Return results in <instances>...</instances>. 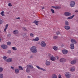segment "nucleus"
<instances>
[{
	"label": "nucleus",
	"mask_w": 78,
	"mask_h": 78,
	"mask_svg": "<svg viewBox=\"0 0 78 78\" xmlns=\"http://www.w3.org/2000/svg\"><path fill=\"white\" fill-rule=\"evenodd\" d=\"M55 33L57 35H58V34H60V32L59 31H57L55 32Z\"/></svg>",
	"instance_id": "38"
},
{
	"label": "nucleus",
	"mask_w": 78,
	"mask_h": 78,
	"mask_svg": "<svg viewBox=\"0 0 78 78\" xmlns=\"http://www.w3.org/2000/svg\"><path fill=\"white\" fill-rule=\"evenodd\" d=\"M71 46V49H72V50L74 49V44H70Z\"/></svg>",
	"instance_id": "16"
},
{
	"label": "nucleus",
	"mask_w": 78,
	"mask_h": 78,
	"mask_svg": "<svg viewBox=\"0 0 78 78\" xmlns=\"http://www.w3.org/2000/svg\"><path fill=\"white\" fill-rule=\"evenodd\" d=\"M23 37H24V36H26V34H24L23 35Z\"/></svg>",
	"instance_id": "50"
},
{
	"label": "nucleus",
	"mask_w": 78,
	"mask_h": 78,
	"mask_svg": "<svg viewBox=\"0 0 78 78\" xmlns=\"http://www.w3.org/2000/svg\"><path fill=\"white\" fill-rule=\"evenodd\" d=\"M58 78H61V75L59 74L58 75Z\"/></svg>",
	"instance_id": "47"
},
{
	"label": "nucleus",
	"mask_w": 78,
	"mask_h": 78,
	"mask_svg": "<svg viewBox=\"0 0 78 78\" xmlns=\"http://www.w3.org/2000/svg\"><path fill=\"white\" fill-rule=\"evenodd\" d=\"M57 59H59V57L57 56Z\"/></svg>",
	"instance_id": "52"
},
{
	"label": "nucleus",
	"mask_w": 78,
	"mask_h": 78,
	"mask_svg": "<svg viewBox=\"0 0 78 78\" xmlns=\"http://www.w3.org/2000/svg\"><path fill=\"white\" fill-rule=\"evenodd\" d=\"M19 70H23V69L22 67V66H19Z\"/></svg>",
	"instance_id": "27"
},
{
	"label": "nucleus",
	"mask_w": 78,
	"mask_h": 78,
	"mask_svg": "<svg viewBox=\"0 0 78 78\" xmlns=\"http://www.w3.org/2000/svg\"><path fill=\"white\" fill-rule=\"evenodd\" d=\"M23 30H24V31H27V29H26V28L25 27L23 28Z\"/></svg>",
	"instance_id": "45"
},
{
	"label": "nucleus",
	"mask_w": 78,
	"mask_h": 78,
	"mask_svg": "<svg viewBox=\"0 0 78 78\" xmlns=\"http://www.w3.org/2000/svg\"><path fill=\"white\" fill-rule=\"evenodd\" d=\"M26 41H28V40H29V38H28V37H25V39H24Z\"/></svg>",
	"instance_id": "40"
},
{
	"label": "nucleus",
	"mask_w": 78,
	"mask_h": 78,
	"mask_svg": "<svg viewBox=\"0 0 78 78\" xmlns=\"http://www.w3.org/2000/svg\"><path fill=\"white\" fill-rule=\"evenodd\" d=\"M52 78H57V76L56 75L53 74L51 76Z\"/></svg>",
	"instance_id": "15"
},
{
	"label": "nucleus",
	"mask_w": 78,
	"mask_h": 78,
	"mask_svg": "<svg viewBox=\"0 0 78 78\" xmlns=\"http://www.w3.org/2000/svg\"><path fill=\"white\" fill-rule=\"evenodd\" d=\"M16 19H20V17H18V18H16Z\"/></svg>",
	"instance_id": "48"
},
{
	"label": "nucleus",
	"mask_w": 78,
	"mask_h": 78,
	"mask_svg": "<svg viewBox=\"0 0 78 78\" xmlns=\"http://www.w3.org/2000/svg\"><path fill=\"white\" fill-rule=\"evenodd\" d=\"M58 36H54L53 37V39H58Z\"/></svg>",
	"instance_id": "32"
},
{
	"label": "nucleus",
	"mask_w": 78,
	"mask_h": 78,
	"mask_svg": "<svg viewBox=\"0 0 78 78\" xmlns=\"http://www.w3.org/2000/svg\"><path fill=\"white\" fill-rule=\"evenodd\" d=\"M45 9V8H44V7H43L42 8V9Z\"/></svg>",
	"instance_id": "53"
},
{
	"label": "nucleus",
	"mask_w": 78,
	"mask_h": 78,
	"mask_svg": "<svg viewBox=\"0 0 78 78\" xmlns=\"http://www.w3.org/2000/svg\"><path fill=\"white\" fill-rule=\"evenodd\" d=\"M64 14L66 16H70L71 14L70 12H65Z\"/></svg>",
	"instance_id": "7"
},
{
	"label": "nucleus",
	"mask_w": 78,
	"mask_h": 78,
	"mask_svg": "<svg viewBox=\"0 0 78 78\" xmlns=\"http://www.w3.org/2000/svg\"><path fill=\"white\" fill-rule=\"evenodd\" d=\"M70 75V73H67L65 74L66 77L67 78H70V77L71 76Z\"/></svg>",
	"instance_id": "3"
},
{
	"label": "nucleus",
	"mask_w": 78,
	"mask_h": 78,
	"mask_svg": "<svg viewBox=\"0 0 78 78\" xmlns=\"http://www.w3.org/2000/svg\"><path fill=\"white\" fill-rule=\"evenodd\" d=\"M76 62V60H73L71 62V64H75Z\"/></svg>",
	"instance_id": "12"
},
{
	"label": "nucleus",
	"mask_w": 78,
	"mask_h": 78,
	"mask_svg": "<svg viewBox=\"0 0 78 78\" xmlns=\"http://www.w3.org/2000/svg\"><path fill=\"white\" fill-rule=\"evenodd\" d=\"M3 22V20L0 18V24H2Z\"/></svg>",
	"instance_id": "39"
},
{
	"label": "nucleus",
	"mask_w": 78,
	"mask_h": 78,
	"mask_svg": "<svg viewBox=\"0 0 78 78\" xmlns=\"http://www.w3.org/2000/svg\"><path fill=\"white\" fill-rule=\"evenodd\" d=\"M30 36L31 37H33L34 36V35L33 33H31L30 34Z\"/></svg>",
	"instance_id": "31"
},
{
	"label": "nucleus",
	"mask_w": 78,
	"mask_h": 78,
	"mask_svg": "<svg viewBox=\"0 0 78 78\" xmlns=\"http://www.w3.org/2000/svg\"><path fill=\"white\" fill-rule=\"evenodd\" d=\"M48 56L49 58H51V57H52V55L50 54V53H49L48 54Z\"/></svg>",
	"instance_id": "42"
},
{
	"label": "nucleus",
	"mask_w": 78,
	"mask_h": 78,
	"mask_svg": "<svg viewBox=\"0 0 78 78\" xmlns=\"http://www.w3.org/2000/svg\"><path fill=\"white\" fill-rule=\"evenodd\" d=\"M62 53H63V54H64L65 55L67 54V53H68V51H67L66 50H62Z\"/></svg>",
	"instance_id": "6"
},
{
	"label": "nucleus",
	"mask_w": 78,
	"mask_h": 78,
	"mask_svg": "<svg viewBox=\"0 0 78 78\" xmlns=\"http://www.w3.org/2000/svg\"><path fill=\"white\" fill-rule=\"evenodd\" d=\"M15 72L16 73H19V69H15Z\"/></svg>",
	"instance_id": "21"
},
{
	"label": "nucleus",
	"mask_w": 78,
	"mask_h": 78,
	"mask_svg": "<svg viewBox=\"0 0 78 78\" xmlns=\"http://www.w3.org/2000/svg\"><path fill=\"white\" fill-rule=\"evenodd\" d=\"M12 49H13V50H14L15 51H16V50H17V48L15 47H13L12 48Z\"/></svg>",
	"instance_id": "35"
},
{
	"label": "nucleus",
	"mask_w": 78,
	"mask_h": 78,
	"mask_svg": "<svg viewBox=\"0 0 78 78\" xmlns=\"http://www.w3.org/2000/svg\"><path fill=\"white\" fill-rule=\"evenodd\" d=\"M45 65L46 66H49V65H50V62L49 61L46 60L45 62Z\"/></svg>",
	"instance_id": "13"
},
{
	"label": "nucleus",
	"mask_w": 78,
	"mask_h": 78,
	"mask_svg": "<svg viewBox=\"0 0 78 78\" xmlns=\"http://www.w3.org/2000/svg\"><path fill=\"white\" fill-rule=\"evenodd\" d=\"M41 45L42 47H45L46 46V43L44 41H43L41 43Z\"/></svg>",
	"instance_id": "2"
},
{
	"label": "nucleus",
	"mask_w": 78,
	"mask_h": 78,
	"mask_svg": "<svg viewBox=\"0 0 78 78\" xmlns=\"http://www.w3.org/2000/svg\"><path fill=\"white\" fill-rule=\"evenodd\" d=\"M31 68H33V66H31V65H27V68L30 69H31Z\"/></svg>",
	"instance_id": "14"
},
{
	"label": "nucleus",
	"mask_w": 78,
	"mask_h": 78,
	"mask_svg": "<svg viewBox=\"0 0 78 78\" xmlns=\"http://www.w3.org/2000/svg\"><path fill=\"white\" fill-rule=\"evenodd\" d=\"M38 22H39V21L35 20L34 22H33V23H35L36 25H38V24H37V23H38Z\"/></svg>",
	"instance_id": "23"
},
{
	"label": "nucleus",
	"mask_w": 78,
	"mask_h": 78,
	"mask_svg": "<svg viewBox=\"0 0 78 78\" xmlns=\"http://www.w3.org/2000/svg\"><path fill=\"white\" fill-rule=\"evenodd\" d=\"M30 71V69L28 68H27L26 69V72H27V73H29V72Z\"/></svg>",
	"instance_id": "33"
},
{
	"label": "nucleus",
	"mask_w": 78,
	"mask_h": 78,
	"mask_svg": "<svg viewBox=\"0 0 78 78\" xmlns=\"http://www.w3.org/2000/svg\"><path fill=\"white\" fill-rule=\"evenodd\" d=\"M4 11H2L0 13V14L2 16H5V14H4Z\"/></svg>",
	"instance_id": "26"
},
{
	"label": "nucleus",
	"mask_w": 78,
	"mask_h": 78,
	"mask_svg": "<svg viewBox=\"0 0 78 78\" xmlns=\"http://www.w3.org/2000/svg\"><path fill=\"white\" fill-rule=\"evenodd\" d=\"M11 51L10 50L9 51V53H11Z\"/></svg>",
	"instance_id": "49"
},
{
	"label": "nucleus",
	"mask_w": 78,
	"mask_h": 78,
	"mask_svg": "<svg viewBox=\"0 0 78 78\" xmlns=\"http://www.w3.org/2000/svg\"><path fill=\"white\" fill-rule=\"evenodd\" d=\"M27 78H30V76H27Z\"/></svg>",
	"instance_id": "56"
},
{
	"label": "nucleus",
	"mask_w": 78,
	"mask_h": 78,
	"mask_svg": "<svg viewBox=\"0 0 78 78\" xmlns=\"http://www.w3.org/2000/svg\"><path fill=\"white\" fill-rule=\"evenodd\" d=\"M6 62H12V58H9L7 59L6 60Z\"/></svg>",
	"instance_id": "8"
},
{
	"label": "nucleus",
	"mask_w": 78,
	"mask_h": 78,
	"mask_svg": "<svg viewBox=\"0 0 78 78\" xmlns=\"http://www.w3.org/2000/svg\"><path fill=\"white\" fill-rule=\"evenodd\" d=\"M53 49H54V50H57L58 49V48L56 46H55L53 47Z\"/></svg>",
	"instance_id": "29"
},
{
	"label": "nucleus",
	"mask_w": 78,
	"mask_h": 78,
	"mask_svg": "<svg viewBox=\"0 0 78 78\" xmlns=\"http://www.w3.org/2000/svg\"><path fill=\"white\" fill-rule=\"evenodd\" d=\"M50 59L51 61H55L56 60V58L55 57L52 56L51 57Z\"/></svg>",
	"instance_id": "10"
},
{
	"label": "nucleus",
	"mask_w": 78,
	"mask_h": 78,
	"mask_svg": "<svg viewBox=\"0 0 78 78\" xmlns=\"http://www.w3.org/2000/svg\"><path fill=\"white\" fill-rule=\"evenodd\" d=\"M75 12H78V10H76V11H75Z\"/></svg>",
	"instance_id": "55"
},
{
	"label": "nucleus",
	"mask_w": 78,
	"mask_h": 78,
	"mask_svg": "<svg viewBox=\"0 0 78 78\" xmlns=\"http://www.w3.org/2000/svg\"><path fill=\"white\" fill-rule=\"evenodd\" d=\"M1 47L2 48H3V49H6L7 48H8L7 45L5 44L2 45H1Z\"/></svg>",
	"instance_id": "5"
},
{
	"label": "nucleus",
	"mask_w": 78,
	"mask_h": 78,
	"mask_svg": "<svg viewBox=\"0 0 78 78\" xmlns=\"http://www.w3.org/2000/svg\"><path fill=\"white\" fill-rule=\"evenodd\" d=\"M7 44L8 45H10L11 44V43L10 42H8Z\"/></svg>",
	"instance_id": "41"
},
{
	"label": "nucleus",
	"mask_w": 78,
	"mask_h": 78,
	"mask_svg": "<svg viewBox=\"0 0 78 78\" xmlns=\"http://www.w3.org/2000/svg\"><path fill=\"white\" fill-rule=\"evenodd\" d=\"M3 68L1 67L0 68V72H2L3 71Z\"/></svg>",
	"instance_id": "43"
},
{
	"label": "nucleus",
	"mask_w": 78,
	"mask_h": 78,
	"mask_svg": "<svg viewBox=\"0 0 78 78\" xmlns=\"http://www.w3.org/2000/svg\"><path fill=\"white\" fill-rule=\"evenodd\" d=\"M75 68L74 66L71 68L70 69V70L71 71V72H73V71H75Z\"/></svg>",
	"instance_id": "20"
},
{
	"label": "nucleus",
	"mask_w": 78,
	"mask_h": 78,
	"mask_svg": "<svg viewBox=\"0 0 78 78\" xmlns=\"http://www.w3.org/2000/svg\"><path fill=\"white\" fill-rule=\"evenodd\" d=\"M65 25H69V22L67 21H65Z\"/></svg>",
	"instance_id": "37"
},
{
	"label": "nucleus",
	"mask_w": 78,
	"mask_h": 78,
	"mask_svg": "<svg viewBox=\"0 0 78 78\" xmlns=\"http://www.w3.org/2000/svg\"><path fill=\"white\" fill-rule=\"evenodd\" d=\"M52 8H55V9H60L61 8V7L59 6H52Z\"/></svg>",
	"instance_id": "19"
},
{
	"label": "nucleus",
	"mask_w": 78,
	"mask_h": 78,
	"mask_svg": "<svg viewBox=\"0 0 78 78\" xmlns=\"http://www.w3.org/2000/svg\"><path fill=\"white\" fill-rule=\"evenodd\" d=\"M65 28L66 30H69L70 29V26H66L65 27Z\"/></svg>",
	"instance_id": "24"
},
{
	"label": "nucleus",
	"mask_w": 78,
	"mask_h": 78,
	"mask_svg": "<svg viewBox=\"0 0 78 78\" xmlns=\"http://www.w3.org/2000/svg\"><path fill=\"white\" fill-rule=\"evenodd\" d=\"M30 58H33V56H31L30 57Z\"/></svg>",
	"instance_id": "54"
},
{
	"label": "nucleus",
	"mask_w": 78,
	"mask_h": 78,
	"mask_svg": "<svg viewBox=\"0 0 78 78\" xmlns=\"http://www.w3.org/2000/svg\"><path fill=\"white\" fill-rule=\"evenodd\" d=\"M66 60L64 58H61L60 60V62H66Z\"/></svg>",
	"instance_id": "9"
},
{
	"label": "nucleus",
	"mask_w": 78,
	"mask_h": 78,
	"mask_svg": "<svg viewBox=\"0 0 78 78\" xmlns=\"http://www.w3.org/2000/svg\"><path fill=\"white\" fill-rule=\"evenodd\" d=\"M30 50H31L32 53H36L37 52V49H36V47L35 46H32L30 48Z\"/></svg>",
	"instance_id": "1"
},
{
	"label": "nucleus",
	"mask_w": 78,
	"mask_h": 78,
	"mask_svg": "<svg viewBox=\"0 0 78 78\" xmlns=\"http://www.w3.org/2000/svg\"><path fill=\"white\" fill-rule=\"evenodd\" d=\"M71 41L73 44H76V41L75 39H71Z\"/></svg>",
	"instance_id": "11"
},
{
	"label": "nucleus",
	"mask_w": 78,
	"mask_h": 78,
	"mask_svg": "<svg viewBox=\"0 0 78 78\" xmlns=\"http://www.w3.org/2000/svg\"><path fill=\"white\" fill-rule=\"evenodd\" d=\"M8 6H12V5L10 3H9L8 4Z\"/></svg>",
	"instance_id": "44"
},
{
	"label": "nucleus",
	"mask_w": 78,
	"mask_h": 78,
	"mask_svg": "<svg viewBox=\"0 0 78 78\" xmlns=\"http://www.w3.org/2000/svg\"><path fill=\"white\" fill-rule=\"evenodd\" d=\"M1 41H2V38L0 37V42H1Z\"/></svg>",
	"instance_id": "51"
},
{
	"label": "nucleus",
	"mask_w": 78,
	"mask_h": 78,
	"mask_svg": "<svg viewBox=\"0 0 78 78\" xmlns=\"http://www.w3.org/2000/svg\"><path fill=\"white\" fill-rule=\"evenodd\" d=\"M8 24H6L5 25V29L4 30V31H5V32H6V29H7V28H8Z\"/></svg>",
	"instance_id": "25"
},
{
	"label": "nucleus",
	"mask_w": 78,
	"mask_h": 78,
	"mask_svg": "<svg viewBox=\"0 0 78 78\" xmlns=\"http://www.w3.org/2000/svg\"><path fill=\"white\" fill-rule=\"evenodd\" d=\"M11 68L12 69V70H14V68L12 66H11Z\"/></svg>",
	"instance_id": "46"
},
{
	"label": "nucleus",
	"mask_w": 78,
	"mask_h": 78,
	"mask_svg": "<svg viewBox=\"0 0 78 78\" xmlns=\"http://www.w3.org/2000/svg\"><path fill=\"white\" fill-rule=\"evenodd\" d=\"M0 78H3V74H0Z\"/></svg>",
	"instance_id": "34"
},
{
	"label": "nucleus",
	"mask_w": 78,
	"mask_h": 78,
	"mask_svg": "<svg viewBox=\"0 0 78 78\" xmlns=\"http://www.w3.org/2000/svg\"><path fill=\"white\" fill-rule=\"evenodd\" d=\"M51 11L52 12V14H54L55 13V10L52 9H51Z\"/></svg>",
	"instance_id": "36"
},
{
	"label": "nucleus",
	"mask_w": 78,
	"mask_h": 78,
	"mask_svg": "<svg viewBox=\"0 0 78 78\" xmlns=\"http://www.w3.org/2000/svg\"><path fill=\"white\" fill-rule=\"evenodd\" d=\"M3 59H4L5 61H6V59H7V57L5 56H4L3 58Z\"/></svg>",
	"instance_id": "30"
},
{
	"label": "nucleus",
	"mask_w": 78,
	"mask_h": 78,
	"mask_svg": "<svg viewBox=\"0 0 78 78\" xmlns=\"http://www.w3.org/2000/svg\"><path fill=\"white\" fill-rule=\"evenodd\" d=\"M75 16V15H73L72 16L68 17L67 19H73V17Z\"/></svg>",
	"instance_id": "28"
},
{
	"label": "nucleus",
	"mask_w": 78,
	"mask_h": 78,
	"mask_svg": "<svg viewBox=\"0 0 78 78\" xmlns=\"http://www.w3.org/2000/svg\"><path fill=\"white\" fill-rule=\"evenodd\" d=\"M36 67L38 69H40V70H43V71H45V70L43 68H40L39 66H37Z\"/></svg>",
	"instance_id": "17"
},
{
	"label": "nucleus",
	"mask_w": 78,
	"mask_h": 78,
	"mask_svg": "<svg viewBox=\"0 0 78 78\" xmlns=\"http://www.w3.org/2000/svg\"><path fill=\"white\" fill-rule=\"evenodd\" d=\"M75 1H73L71 2L70 3V6L71 7H73L74 6H75Z\"/></svg>",
	"instance_id": "4"
},
{
	"label": "nucleus",
	"mask_w": 78,
	"mask_h": 78,
	"mask_svg": "<svg viewBox=\"0 0 78 78\" xmlns=\"http://www.w3.org/2000/svg\"><path fill=\"white\" fill-rule=\"evenodd\" d=\"M13 33L14 34H17L18 33V30H15L13 32Z\"/></svg>",
	"instance_id": "22"
},
{
	"label": "nucleus",
	"mask_w": 78,
	"mask_h": 78,
	"mask_svg": "<svg viewBox=\"0 0 78 78\" xmlns=\"http://www.w3.org/2000/svg\"><path fill=\"white\" fill-rule=\"evenodd\" d=\"M39 40V37H37L36 38L32 40L33 41H38Z\"/></svg>",
	"instance_id": "18"
}]
</instances>
